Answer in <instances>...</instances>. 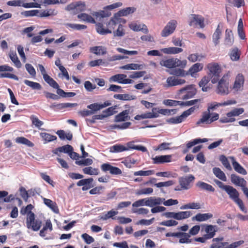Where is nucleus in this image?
<instances>
[{"mask_svg":"<svg viewBox=\"0 0 248 248\" xmlns=\"http://www.w3.org/2000/svg\"><path fill=\"white\" fill-rule=\"evenodd\" d=\"M207 68L209 70L208 75H218L221 71L220 66L216 63L208 64Z\"/></svg>","mask_w":248,"mask_h":248,"instance_id":"obj_21","label":"nucleus"},{"mask_svg":"<svg viewBox=\"0 0 248 248\" xmlns=\"http://www.w3.org/2000/svg\"><path fill=\"white\" fill-rule=\"evenodd\" d=\"M214 181L220 189L223 190L227 193L229 197L234 202L240 199L238 191L233 186L225 185L222 182L217 179H215Z\"/></svg>","mask_w":248,"mask_h":248,"instance_id":"obj_2","label":"nucleus"},{"mask_svg":"<svg viewBox=\"0 0 248 248\" xmlns=\"http://www.w3.org/2000/svg\"><path fill=\"white\" fill-rule=\"evenodd\" d=\"M40 137L44 140V143L49 142L57 139V137L55 136L51 135L47 133H40Z\"/></svg>","mask_w":248,"mask_h":248,"instance_id":"obj_43","label":"nucleus"},{"mask_svg":"<svg viewBox=\"0 0 248 248\" xmlns=\"http://www.w3.org/2000/svg\"><path fill=\"white\" fill-rule=\"evenodd\" d=\"M235 121V118H231V117H228V112L224 115L221 116L219 119V122L221 123H232Z\"/></svg>","mask_w":248,"mask_h":248,"instance_id":"obj_63","label":"nucleus"},{"mask_svg":"<svg viewBox=\"0 0 248 248\" xmlns=\"http://www.w3.org/2000/svg\"><path fill=\"white\" fill-rule=\"evenodd\" d=\"M110 105L111 103L108 101H106L103 104H98L97 103L91 104L88 105L87 107L88 108L90 109L91 110H93L94 114L95 111L99 110Z\"/></svg>","mask_w":248,"mask_h":248,"instance_id":"obj_17","label":"nucleus"},{"mask_svg":"<svg viewBox=\"0 0 248 248\" xmlns=\"http://www.w3.org/2000/svg\"><path fill=\"white\" fill-rule=\"evenodd\" d=\"M201 208V205L199 202H189L182 206L180 209L181 210L186 209H200Z\"/></svg>","mask_w":248,"mask_h":248,"instance_id":"obj_31","label":"nucleus"},{"mask_svg":"<svg viewBox=\"0 0 248 248\" xmlns=\"http://www.w3.org/2000/svg\"><path fill=\"white\" fill-rule=\"evenodd\" d=\"M213 172L214 175L219 179L224 182L227 181V177L225 174L219 168H214L213 169Z\"/></svg>","mask_w":248,"mask_h":248,"instance_id":"obj_32","label":"nucleus"},{"mask_svg":"<svg viewBox=\"0 0 248 248\" xmlns=\"http://www.w3.org/2000/svg\"><path fill=\"white\" fill-rule=\"evenodd\" d=\"M114 98L121 100H131L135 99V97L128 94H115Z\"/></svg>","mask_w":248,"mask_h":248,"instance_id":"obj_55","label":"nucleus"},{"mask_svg":"<svg viewBox=\"0 0 248 248\" xmlns=\"http://www.w3.org/2000/svg\"><path fill=\"white\" fill-rule=\"evenodd\" d=\"M143 68V65L137 63H129L120 67V69L124 70H140Z\"/></svg>","mask_w":248,"mask_h":248,"instance_id":"obj_35","label":"nucleus"},{"mask_svg":"<svg viewBox=\"0 0 248 248\" xmlns=\"http://www.w3.org/2000/svg\"><path fill=\"white\" fill-rule=\"evenodd\" d=\"M219 160L221 161L223 165L229 170H232L228 158L224 155H221L219 157Z\"/></svg>","mask_w":248,"mask_h":248,"instance_id":"obj_59","label":"nucleus"},{"mask_svg":"<svg viewBox=\"0 0 248 248\" xmlns=\"http://www.w3.org/2000/svg\"><path fill=\"white\" fill-rule=\"evenodd\" d=\"M129 27L135 31H141L144 33H148V30L145 24H138L136 23L129 24Z\"/></svg>","mask_w":248,"mask_h":248,"instance_id":"obj_19","label":"nucleus"},{"mask_svg":"<svg viewBox=\"0 0 248 248\" xmlns=\"http://www.w3.org/2000/svg\"><path fill=\"white\" fill-rule=\"evenodd\" d=\"M233 43V37L231 30L227 29L225 31L224 43L226 45L231 46Z\"/></svg>","mask_w":248,"mask_h":248,"instance_id":"obj_29","label":"nucleus"},{"mask_svg":"<svg viewBox=\"0 0 248 248\" xmlns=\"http://www.w3.org/2000/svg\"><path fill=\"white\" fill-rule=\"evenodd\" d=\"M78 17L81 20L91 23H95L93 17L87 14L82 13L78 15Z\"/></svg>","mask_w":248,"mask_h":248,"instance_id":"obj_45","label":"nucleus"},{"mask_svg":"<svg viewBox=\"0 0 248 248\" xmlns=\"http://www.w3.org/2000/svg\"><path fill=\"white\" fill-rule=\"evenodd\" d=\"M16 142L19 144L26 145L28 147H32L34 146V144L32 142H31L27 139L23 137H19L16 138Z\"/></svg>","mask_w":248,"mask_h":248,"instance_id":"obj_44","label":"nucleus"},{"mask_svg":"<svg viewBox=\"0 0 248 248\" xmlns=\"http://www.w3.org/2000/svg\"><path fill=\"white\" fill-rule=\"evenodd\" d=\"M45 81L51 87L54 89H57L59 88L58 84L49 76L47 75L43 78Z\"/></svg>","mask_w":248,"mask_h":248,"instance_id":"obj_50","label":"nucleus"},{"mask_svg":"<svg viewBox=\"0 0 248 248\" xmlns=\"http://www.w3.org/2000/svg\"><path fill=\"white\" fill-rule=\"evenodd\" d=\"M166 83L167 84L165 86L167 87H170L183 85L186 83V80L184 79L172 76L167 78Z\"/></svg>","mask_w":248,"mask_h":248,"instance_id":"obj_11","label":"nucleus"},{"mask_svg":"<svg viewBox=\"0 0 248 248\" xmlns=\"http://www.w3.org/2000/svg\"><path fill=\"white\" fill-rule=\"evenodd\" d=\"M190 235L189 233L182 232L181 236H180L179 243L181 244H188L191 242V240L190 239Z\"/></svg>","mask_w":248,"mask_h":248,"instance_id":"obj_47","label":"nucleus"},{"mask_svg":"<svg viewBox=\"0 0 248 248\" xmlns=\"http://www.w3.org/2000/svg\"><path fill=\"white\" fill-rule=\"evenodd\" d=\"M126 151H128V149L122 144H115L110 148V152L112 153H120Z\"/></svg>","mask_w":248,"mask_h":248,"instance_id":"obj_42","label":"nucleus"},{"mask_svg":"<svg viewBox=\"0 0 248 248\" xmlns=\"http://www.w3.org/2000/svg\"><path fill=\"white\" fill-rule=\"evenodd\" d=\"M42 221L35 219L34 214H30L26 219V225L28 229L36 232L39 230L42 226Z\"/></svg>","mask_w":248,"mask_h":248,"instance_id":"obj_6","label":"nucleus"},{"mask_svg":"<svg viewBox=\"0 0 248 248\" xmlns=\"http://www.w3.org/2000/svg\"><path fill=\"white\" fill-rule=\"evenodd\" d=\"M231 73L228 72L225 74L222 78L219 81L217 93L221 95H226L229 93L228 79L230 77Z\"/></svg>","mask_w":248,"mask_h":248,"instance_id":"obj_5","label":"nucleus"},{"mask_svg":"<svg viewBox=\"0 0 248 248\" xmlns=\"http://www.w3.org/2000/svg\"><path fill=\"white\" fill-rule=\"evenodd\" d=\"M131 125V123L129 122H126L121 124H115L110 126L111 129H125L128 128Z\"/></svg>","mask_w":248,"mask_h":248,"instance_id":"obj_52","label":"nucleus"},{"mask_svg":"<svg viewBox=\"0 0 248 248\" xmlns=\"http://www.w3.org/2000/svg\"><path fill=\"white\" fill-rule=\"evenodd\" d=\"M197 93L195 85L193 84L186 86L178 91L180 98L184 100H186L193 97Z\"/></svg>","mask_w":248,"mask_h":248,"instance_id":"obj_4","label":"nucleus"},{"mask_svg":"<svg viewBox=\"0 0 248 248\" xmlns=\"http://www.w3.org/2000/svg\"><path fill=\"white\" fill-rule=\"evenodd\" d=\"M190 211H181L176 213V219L182 220L188 218L191 216Z\"/></svg>","mask_w":248,"mask_h":248,"instance_id":"obj_46","label":"nucleus"},{"mask_svg":"<svg viewBox=\"0 0 248 248\" xmlns=\"http://www.w3.org/2000/svg\"><path fill=\"white\" fill-rule=\"evenodd\" d=\"M126 75L124 74H117L112 76L110 78V81L116 82L119 83L124 84L125 78H126Z\"/></svg>","mask_w":248,"mask_h":248,"instance_id":"obj_40","label":"nucleus"},{"mask_svg":"<svg viewBox=\"0 0 248 248\" xmlns=\"http://www.w3.org/2000/svg\"><path fill=\"white\" fill-rule=\"evenodd\" d=\"M196 108L195 107H192L188 109L187 110L184 111L183 113L180 115L182 121H183L188 116L191 115L193 112H194Z\"/></svg>","mask_w":248,"mask_h":248,"instance_id":"obj_64","label":"nucleus"},{"mask_svg":"<svg viewBox=\"0 0 248 248\" xmlns=\"http://www.w3.org/2000/svg\"><path fill=\"white\" fill-rule=\"evenodd\" d=\"M204 227V231L206 233L205 234L206 238L209 239L213 238L215 235L216 232V228L217 227L212 225H205Z\"/></svg>","mask_w":248,"mask_h":248,"instance_id":"obj_26","label":"nucleus"},{"mask_svg":"<svg viewBox=\"0 0 248 248\" xmlns=\"http://www.w3.org/2000/svg\"><path fill=\"white\" fill-rule=\"evenodd\" d=\"M9 57L11 61L14 63L16 66L17 68H20L21 67V62L15 52H10L9 53Z\"/></svg>","mask_w":248,"mask_h":248,"instance_id":"obj_54","label":"nucleus"},{"mask_svg":"<svg viewBox=\"0 0 248 248\" xmlns=\"http://www.w3.org/2000/svg\"><path fill=\"white\" fill-rule=\"evenodd\" d=\"M229 159L231 160L232 165L235 171L239 174L245 175L247 174L246 170L236 161L233 156H230Z\"/></svg>","mask_w":248,"mask_h":248,"instance_id":"obj_15","label":"nucleus"},{"mask_svg":"<svg viewBox=\"0 0 248 248\" xmlns=\"http://www.w3.org/2000/svg\"><path fill=\"white\" fill-rule=\"evenodd\" d=\"M161 51L166 54L175 55L182 52L183 49L180 47L172 46L162 48Z\"/></svg>","mask_w":248,"mask_h":248,"instance_id":"obj_23","label":"nucleus"},{"mask_svg":"<svg viewBox=\"0 0 248 248\" xmlns=\"http://www.w3.org/2000/svg\"><path fill=\"white\" fill-rule=\"evenodd\" d=\"M244 80L243 75L241 74H238L235 78L232 90L235 92L242 91L244 86Z\"/></svg>","mask_w":248,"mask_h":248,"instance_id":"obj_10","label":"nucleus"},{"mask_svg":"<svg viewBox=\"0 0 248 248\" xmlns=\"http://www.w3.org/2000/svg\"><path fill=\"white\" fill-rule=\"evenodd\" d=\"M213 217V215L210 213H198L192 218V220L197 221H205Z\"/></svg>","mask_w":248,"mask_h":248,"instance_id":"obj_27","label":"nucleus"},{"mask_svg":"<svg viewBox=\"0 0 248 248\" xmlns=\"http://www.w3.org/2000/svg\"><path fill=\"white\" fill-rule=\"evenodd\" d=\"M147 206L150 207H154L156 205L162 204V202L164 201V198L150 197L147 198Z\"/></svg>","mask_w":248,"mask_h":248,"instance_id":"obj_22","label":"nucleus"},{"mask_svg":"<svg viewBox=\"0 0 248 248\" xmlns=\"http://www.w3.org/2000/svg\"><path fill=\"white\" fill-rule=\"evenodd\" d=\"M196 186L201 190L210 192H214L215 191V188L211 185L202 181L198 182Z\"/></svg>","mask_w":248,"mask_h":248,"instance_id":"obj_30","label":"nucleus"},{"mask_svg":"<svg viewBox=\"0 0 248 248\" xmlns=\"http://www.w3.org/2000/svg\"><path fill=\"white\" fill-rule=\"evenodd\" d=\"M222 107L221 102L217 103L213 102L208 104L207 111L210 112V111L216 110L218 107Z\"/></svg>","mask_w":248,"mask_h":248,"instance_id":"obj_62","label":"nucleus"},{"mask_svg":"<svg viewBox=\"0 0 248 248\" xmlns=\"http://www.w3.org/2000/svg\"><path fill=\"white\" fill-rule=\"evenodd\" d=\"M96 30L101 35H105L112 32L108 28L104 29L103 25L99 23L96 24Z\"/></svg>","mask_w":248,"mask_h":248,"instance_id":"obj_41","label":"nucleus"},{"mask_svg":"<svg viewBox=\"0 0 248 248\" xmlns=\"http://www.w3.org/2000/svg\"><path fill=\"white\" fill-rule=\"evenodd\" d=\"M160 64L168 68H172L177 67L183 68L186 65V60L181 61L177 58H170L161 61Z\"/></svg>","mask_w":248,"mask_h":248,"instance_id":"obj_3","label":"nucleus"},{"mask_svg":"<svg viewBox=\"0 0 248 248\" xmlns=\"http://www.w3.org/2000/svg\"><path fill=\"white\" fill-rule=\"evenodd\" d=\"M175 110H169L167 109H162L159 108H153L151 112H146L140 115H137L135 117L136 120H140L144 119H153L157 118L159 116V114L164 115L170 114L171 112L174 111Z\"/></svg>","mask_w":248,"mask_h":248,"instance_id":"obj_1","label":"nucleus"},{"mask_svg":"<svg viewBox=\"0 0 248 248\" xmlns=\"http://www.w3.org/2000/svg\"><path fill=\"white\" fill-rule=\"evenodd\" d=\"M126 21L125 19L119 17L115 14L113 17H112L109 21L107 24V26L108 29L110 30H114L116 26L121 23H125Z\"/></svg>","mask_w":248,"mask_h":248,"instance_id":"obj_12","label":"nucleus"},{"mask_svg":"<svg viewBox=\"0 0 248 248\" xmlns=\"http://www.w3.org/2000/svg\"><path fill=\"white\" fill-rule=\"evenodd\" d=\"M135 10L136 9L134 7H127L120 10L116 14L119 16V17H121V16H126L130 14L134 13Z\"/></svg>","mask_w":248,"mask_h":248,"instance_id":"obj_37","label":"nucleus"},{"mask_svg":"<svg viewBox=\"0 0 248 248\" xmlns=\"http://www.w3.org/2000/svg\"><path fill=\"white\" fill-rule=\"evenodd\" d=\"M129 110L126 109L123 110L115 116L114 122L119 123L130 120V116H129Z\"/></svg>","mask_w":248,"mask_h":248,"instance_id":"obj_16","label":"nucleus"},{"mask_svg":"<svg viewBox=\"0 0 248 248\" xmlns=\"http://www.w3.org/2000/svg\"><path fill=\"white\" fill-rule=\"evenodd\" d=\"M90 51L96 55H104L107 54V48L104 46H95L90 48Z\"/></svg>","mask_w":248,"mask_h":248,"instance_id":"obj_25","label":"nucleus"},{"mask_svg":"<svg viewBox=\"0 0 248 248\" xmlns=\"http://www.w3.org/2000/svg\"><path fill=\"white\" fill-rule=\"evenodd\" d=\"M177 22L175 20L169 21L161 31V35L162 37H167L172 34L175 31Z\"/></svg>","mask_w":248,"mask_h":248,"instance_id":"obj_8","label":"nucleus"},{"mask_svg":"<svg viewBox=\"0 0 248 248\" xmlns=\"http://www.w3.org/2000/svg\"><path fill=\"white\" fill-rule=\"evenodd\" d=\"M231 180L234 185L242 187V189L246 187L247 181L243 178L235 174H232L231 175Z\"/></svg>","mask_w":248,"mask_h":248,"instance_id":"obj_13","label":"nucleus"},{"mask_svg":"<svg viewBox=\"0 0 248 248\" xmlns=\"http://www.w3.org/2000/svg\"><path fill=\"white\" fill-rule=\"evenodd\" d=\"M204 58V56L202 54L194 53L189 55L187 59L191 62H195L197 61H200Z\"/></svg>","mask_w":248,"mask_h":248,"instance_id":"obj_51","label":"nucleus"},{"mask_svg":"<svg viewBox=\"0 0 248 248\" xmlns=\"http://www.w3.org/2000/svg\"><path fill=\"white\" fill-rule=\"evenodd\" d=\"M204 18L199 15L191 14L189 16V25L190 26H199L202 28L204 27Z\"/></svg>","mask_w":248,"mask_h":248,"instance_id":"obj_7","label":"nucleus"},{"mask_svg":"<svg viewBox=\"0 0 248 248\" xmlns=\"http://www.w3.org/2000/svg\"><path fill=\"white\" fill-rule=\"evenodd\" d=\"M211 113L206 111L202 113L201 118L197 122V125L203 126L204 124H210Z\"/></svg>","mask_w":248,"mask_h":248,"instance_id":"obj_18","label":"nucleus"},{"mask_svg":"<svg viewBox=\"0 0 248 248\" xmlns=\"http://www.w3.org/2000/svg\"><path fill=\"white\" fill-rule=\"evenodd\" d=\"M195 179L193 175L190 174L187 176L182 177L179 179V183L181 189H188L191 187L190 183Z\"/></svg>","mask_w":248,"mask_h":248,"instance_id":"obj_9","label":"nucleus"},{"mask_svg":"<svg viewBox=\"0 0 248 248\" xmlns=\"http://www.w3.org/2000/svg\"><path fill=\"white\" fill-rule=\"evenodd\" d=\"M101 169L104 171H109L111 174L118 175L122 173V170L119 168L113 167L108 163H104L101 165Z\"/></svg>","mask_w":248,"mask_h":248,"instance_id":"obj_14","label":"nucleus"},{"mask_svg":"<svg viewBox=\"0 0 248 248\" xmlns=\"http://www.w3.org/2000/svg\"><path fill=\"white\" fill-rule=\"evenodd\" d=\"M65 25L67 27H69L78 31L85 30L87 28L86 25L78 24L67 23Z\"/></svg>","mask_w":248,"mask_h":248,"instance_id":"obj_58","label":"nucleus"},{"mask_svg":"<svg viewBox=\"0 0 248 248\" xmlns=\"http://www.w3.org/2000/svg\"><path fill=\"white\" fill-rule=\"evenodd\" d=\"M153 192V189L151 187L143 188L138 190L136 194L137 195H149Z\"/></svg>","mask_w":248,"mask_h":248,"instance_id":"obj_60","label":"nucleus"},{"mask_svg":"<svg viewBox=\"0 0 248 248\" xmlns=\"http://www.w3.org/2000/svg\"><path fill=\"white\" fill-rule=\"evenodd\" d=\"M221 33V29L220 28V24H219L212 35L213 42L215 46H217L219 43Z\"/></svg>","mask_w":248,"mask_h":248,"instance_id":"obj_28","label":"nucleus"},{"mask_svg":"<svg viewBox=\"0 0 248 248\" xmlns=\"http://www.w3.org/2000/svg\"><path fill=\"white\" fill-rule=\"evenodd\" d=\"M153 163L154 164H162L164 163L171 162V155H162L156 156L152 158Z\"/></svg>","mask_w":248,"mask_h":248,"instance_id":"obj_20","label":"nucleus"},{"mask_svg":"<svg viewBox=\"0 0 248 248\" xmlns=\"http://www.w3.org/2000/svg\"><path fill=\"white\" fill-rule=\"evenodd\" d=\"M208 140L206 138L196 139H194V140H193L192 141H190L188 142L186 144V147L187 149H189L197 144H198L199 143L205 142L208 141Z\"/></svg>","mask_w":248,"mask_h":248,"instance_id":"obj_53","label":"nucleus"},{"mask_svg":"<svg viewBox=\"0 0 248 248\" xmlns=\"http://www.w3.org/2000/svg\"><path fill=\"white\" fill-rule=\"evenodd\" d=\"M126 148L128 149V151L130 149H135L139 151H141L143 152L147 151L146 148L141 145H135L133 141H130L126 144Z\"/></svg>","mask_w":248,"mask_h":248,"instance_id":"obj_39","label":"nucleus"},{"mask_svg":"<svg viewBox=\"0 0 248 248\" xmlns=\"http://www.w3.org/2000/svg\"><path fill=\"white\" fill-rule=\"evenodd\" d=\"M56 134L59 136V138L62 140L67 139L68 140H70L72 139L73 138L72 134L70 132L66 133L63 130H58L56 132Z\"/></svg>","mask_w":248,"mask_h":248,"instance_id":"obj_36","label":"nucleus"},{"mask_svg":"<svg viewBox=\"0 0 248 248\" xmlns=\"http://www.w3.org/2000/svg\"><path fill=\"white\" fill-rule=\"evenodd\" d=\"M84 174L90 175H96L99 174V170L96 168H93L92 167H88L82 169Z\"/></svg>","mask_w":248,"mask_h":248,"instance_id":"obj_48","label":"nucleus"},{"mask_svg":"<svg viewBox=\"0 0 248 248\" xmlns=\"http://www.w3.org/2000/svg\"><path fill=\"white\" fill-rule=\"evenodd\" d=\"M244 111V108H235L228 112V117L231 116V118H234L235 117L239 116L243 114Z\"/></svg>","mask_w":248,"mask_h":248,"instance_id":"obj_34","label":"nucleus"},{"mask_svg":"<svg viewBox=\"0 0 248 248\" xmlns=\"http://www.w3.org/2000/svg\"><path fill=\"white\" fill-rule=\"evenodd\" d=\"M33 207L31 204L28 205L26 207H22L20 211V214L22 215L27 214V217H28L30 214H34L31 212Z\"/></svg>","mask_w":248,"mask_h":248,"instance_id":"obj_56","label":"nucleus"},{"mask_svg":"<svg viewBox=\"0 0 248 248\" xmlns=\"http://www.w3.org/2000/svg\"><path fill=\"white\" fill-rule=\"evenodd\" d=\"M30 119L31 121L32 124L39 129H40V127L44 124V123L39 120V119L35 115H31Z\"/></svg>","mask_w":248,"mask_h":248,"instance_id":"obj_61","label":"nucleus"},{"mask_svg":"<svg viewBox=\"0 0 248 248\" xmlns=\"http://www.w3.org/2000/svg\"><path fill=\"white\" fill-rule=\"evenodd\" d=\"M44 203L50 208L54 213H59V209L58 206H57L56 203L55 202H53L50 199H47L46 198L43 199Z\"/></svg>","mask_w":248,"mask_h":248,"instance_id":"obj_33","label":"nucleus"},{"mask_svg":"<svg viewBox=\"0 0 248 248\" xmlns=\"http://www.w3.org/2000/svg\"><path fill=\"white\" fill-rule=\"evenodd\" d=\"M203 65L202 63H196L193 64L189 69V72L191 76L193 77L194 74L201 71Z\"/></svg>","mask_w":248,"mask_h":248,"instance_id":"obj_38","label":"nucleus"},{"mask_svg":"<svg viewBox=\"0 0 248 248\" xmlns=\"http://www.w3.org/2000/svg\"><path fill=\"white\" fill-rule=\"evenodd\" d=\"M58 12L55 9H49L45 10H39L37 16L40 17H46L49 16H55Z\"/></svg>","mask_w":248,"mask_h":248,"instance_id":"obj_24","label":"nucleus"},{"mask_svg":"<svg viewBox=\"0 0 248 248\" xmlns=\"http://www.w3.org/2000/svg\"><path fill=\"white\" fill-rule=\"evenodd\" d=\"M147 206V198L140 199L132 204L133 208H136L140 206Z\"/></svg>","mask_w":248,"mask_h":248,"instance_id":"obj_57","label":"nucleus"},{"mask_svg":"<svg viewBox=\"0 0 248 248\" xmlns=\"http://www.w3.org/2000/svg\"><path fill=\"white\" fill-rule=\"evenodd\" d=\"M24 83L33 90H40L42 89L41 85L37 82L31 81L27 79L24 81Z\"/></svg>","mask_w":248,"mask_h":248,"instance_id":"obj_49","label":"nucleus"}]
</instances>
